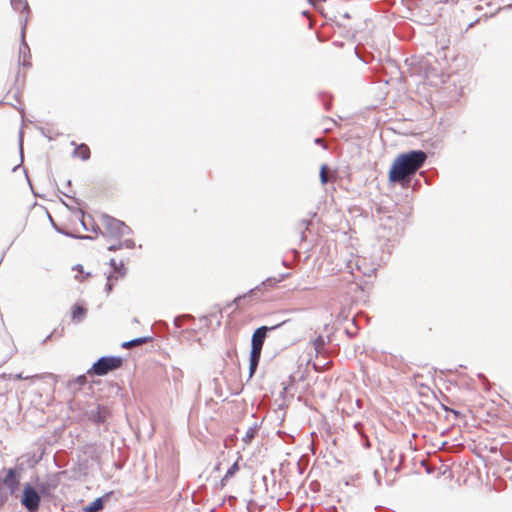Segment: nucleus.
<instances>
[{
  "label": "nucleus",
  "instance_id": "1",
  "mask_svg": "<svg viewBox=\"0 0 512 512\" xmlns=\"http://www.w3.org/2000/svg\"><path fill=\"white\" fill-rule=\"evenodd\" d=\"M427 155L422 150H411L400 154L389 171V180L409 186L412 176L424 165Z\"/></svg>",
  "mask_w": 512,
  "mask_h": 512
},
{
  "label": "nucleus",
  "instance_id": "2",
  "mask_svg": "<svg viewBox=\"0 0 512 512\" xmlns=\"http://www.w3.org/2000/svg\"><path fill=\"white\" fill-rule=\"evenodd\" d=\"M101 224L104 227L106 233L112 237L120 239L125 235H130L132 230L123 221L118 220L108 214L101 215Z\"/></svg>",
  "mask_w": 512,
  "mask_h": 512
},
{
  "label": "nucleus",
  "instance_id": "3",
  "mask_svg": "<svg viewBox=\"0 0 512 512\" xmlns=\"http://www.w3.org/2000/svg\"><path fill=\"white\" fill-rule=\"evenodd\" d=\"M41 497L43 496L36 487L32 486L30 483H25L20 497V503L28 512H38Z\"/></svg>",
  "mask_w": 512,
  "mask_h": 512
},
{
  "label": "nucleus",
  "instance_id": "4",
  "mask_svg": "<svg viewBox=\"0 0 512 512\" xmlns=\"http://www.w3.org/2000/svg\"><path fill=\"white\" fill-rule=\"evenodd\" d=\"M121 365V357L103 356L92 365V367L88 370V373L103 376L109 373L110 371L118 369Z\"/></svg>",
  "mask_w": 512,
  "mask_h": 512
},
{
  "label": "nucleus",
  "instance_id": "5",
  "mask_svg": "<svg viewBox=\"0 0 512 512\" xmlns=\"http://www.w3.org/2000/svg\"><path fill=\"white\" fill-rule=\"evenodd\" d=\"M288 322H289V320H284L281 323H278L273 326H261V327L257 328L252 335L251 350L261 353L267 333L286 325Z\"/></svg>",
  "mask_w": 512,
  "mask_h": 512
},
{
  "label": "nucleus",
  "instance_id": "6",
  "mask_svg": "<svg viewBox=\"0 0 512 512\" xmlns=\"http://www.w3.org/2000/svg\"><path fill=\"white\" fill-rule=\"evenodd\" d=\"M5 475L0 477V484H3L9 491L10 495H14L19 488L21 473L15 468L4 469Z\"/></svg>",
  "mask_w": 512,
  "mask_h": 512
},
{
  "label": "nucleus",
  "instance_id": "7",
  "mask_svg": "<svg viewBox=\"0 0 512 512\" xmlns=\"http://www.w3.org/2000/svg\"><path fill=\"white\" fill-rule=\"evenodd\" d=\"M59 474L54 473L37 482L36 488L43 497L50 496L51 493L59 486Z\"/></svg>",
  "mask_w": 512,
  "mask_h": 512
},
{
  "label": "nucleus",
  "instance_id": "8",
  "mask_svg": "<svg viewBox=\"0 0 512 512\" xmlns=\"http://www.w3.org/2000/svg\"><path fill=\"white\" fill-rule=\"evenodd\" d=\"M22 23V30H21V45L19 48V61L22 64L23 67L29 68L31 66V63L29 61L30 58V49L28 44L25 41V30H26V23H27V16L21 19Z\"/></svg>",
  "mask_w": 512,
  "mask_h": 512
},
{
  "label": "nucleus",
  "instance_id": "9",
  "mask_svg": "<svg viewBox=\"0 0 512 512\" xmlns=\"http://www.w3.org/2000/svg\"><path fill=\"white\" fill-rule=\"evenodd\" d=\"M85 416L90 422L100 425L106 421L108 410L99 404H94L86 410Z\"/></svg>",
  "mask_w": 512,
  "mask_h": 512
},
{
  "label": "nucleus",
  "instance_id": "10",
  "mask_svg": "<svg viewBox=\"0 0 512 512\" xmlns=\"http://www.w3.org/2000/svg\"><path fill=\"white\" fill-rule=\"evenodd\" d=\"M86 384H87V377L85 375H79L76 378L69 380L67 382V388L71 392L76 393Z\"/></svg>",
  "mask_w": 512,
  "mask_h": 512
},
{
  "label": "nucleus",
  "instance_id": "11",
  "mask_svg": "<svg viewBox=\"0 0 512 512\" xmlns=\"http://www.w3.org/2000/svg\"><path fill=\"white\" fill-rule=\"evenodd\" d=\"M261 353L250 351V358H249V378H252L254 373L257 370L259 361H260Z\"/></svg>",
  "mask_w": 512,
  "mask_h": 512
},
{
  "label": "nucleus",
  "instance_id": "12",
  "mask_svg": "<svg viewBox=\"0 0 512 512\" xmlns=\"http://www.w3.org/2000/svg\"><path fill=\"white\" fill-rule=\"evenodd\" d=\"M107 497H108V494L105 495L104 497L96 498L92 503H90L89 505H87L84 508V511L85 512H99L100 510L103 509L105 498H107Z\"/></svg>",
  "mask_w": 512,
  "mask_h": 512
},
{
  "label": "nucleus",
  "instance_id": "13",
  "mask_svg": "<svg viewBox=\"0 0 512 512\" xmlns=\"http://www.w3.org/2000/svg\"><path fill=\"white\" fill-rule=\"evenodd\" d=\"M73 154L82 160H87L90 157V149L86 144H80L74 149Z\"/></svg>",
  "mask_w": 512,
  "mask_h": 512
},
{
  "label": "nucleus",
  "instance_id": "14",
  "mask_svg": "<svg viewBox=\"0 0 512 512\" xmlns=\"http://www.w3.org/2000/svg\"><path fill=\"white\" fill-rule=\"evenodd\" d=\"M86 313V308L80 305H75L72 310V320L76 323H79L84 319Z\"/></svg>",
  "mask_w": 512,
  "mask_h": 512
},
{
  "label": "nucleus",
  "instance_id": "15",
  "mask_svg": "<svg viewBox=\"0 0 512 512\" xmlns=\"http://www.w3.org/2000/svg\"><path fill=\"white\" fill-rule=\"evenodd\" d=\"M326 344H327V341L321 335L318 336L313 341V348L315 350L316 355H320V354H322L324 352Z\"/></svg>",
  "mask_w": 512,
  "mask_h": 512
},
{
  "label": "nucleus",
  "instance_id": "16",
  "mask_svg": "<svg viewBox=\"0 0 512 512\" xmlns=\"http://www.w3.org/2000/svg\"><path fill=\"white\" fill-rule=\"evenodd\" d=\"M150 340H151V337H139V338H135V339H132L130 341L124 342L122 344V347L123 348H130V347H133V346H138V345L147 343Z\"/></svg>",
  "mask_w": 512,
  "mask_h": 512
},
{
  "label": "nucleus",
  "instance_id": "17",
  "mask_svg": "<svg viewBox=\"0 0 512 512\" xmlns=\"http://www.w3.org/2000/svg\"><path fill=\"white\" fill-rule=\"evenodd\" d=\"M257 433H258L257 425L249 427L248 430L246 431L244 437L242 438V441L245 444H250L251 441L256 437Z\"/></svg>",
  "mask_w": 512,
  "mask_h": 512
},
{
  "label": "nucleus",
  "instance_id": "18",
  "mask_svg": "<svg viewBox=\"0 0 512 512\" xmlns=\"http://www.w3.org/2000/svg\"><path fill=\"white\" fill-rule=\"evenodd\" d=\"M11 6L15 11H28L29 7L26 2L22 0H11Z\"/></svg>",
  "mask_w": 512,
  "mask_h": 512
},
{
  "label": "nucleus",
  "instance_id": "19",
  "mask_svg": "<svg viewBox=\"0 0 512 512\" xmlns=\"http://www.w3.org/2000/svg\"><path fill=\"white\" fill-rule=\"evenodd\" d=\"M109 264H110V266L113 267L115 272L119 273L120 276H124L125 275V268H124V265H123L122 262L117 264L115 259H111Z\"/></svg>",
  "mask_w": 512,
  "mask_h": 512
},
{
  "label": "nucleus",
  "instance_id": "20",
  "mask_svg": "<svg viewBox=\"0 0 512 512\" xmlns=\"http://www.w3.org/2000/svg\"><path fill=\"white\" fill-rule=\"evenodd\" d=\"M239 470L238 462L236 461L227 471L224 477L222 478V481H227L231 477H233L236 472Z\"/></svg>",
  "mask_w": 512,
  "mask_h": 512
},
{
  "label": "nucleus",
  "instance_id": "21",
  "mask_svg": "<svg viewBox=\"0 0 512 512\" xmlns=\"http://www.w3.org/2000/svg\"><path fill=\"white\" fill-rule=\"evenodd\" d=\"M290 276V273H282L278 277H269L267 278V282H273V284H278Z\"/></svg>",
  "mask_w": 512,
  "mask_h": 512
},
{
  "label": "nucleus",
  "instance_id": "22",
  "mask_svg": "<svg viewBox=\"0 0 512 512\" xmlns=\"http://www.w3.org/2000/svg\"><path fill=\"white\" fill-rule=\"evenodd\" d=\"M328 176H327V166L322 165L320 169V181L322 184H326L328 182Z\"/></svg>",
  "mask_w": 512,
  "mask_h": 512
},
{
  "label": "nucleus",
  "instance_id": "23",
  "mask_svg": "<svg viewBox=\"0 0 512 512\" xmlns=\"http://www.w3.org/2000/svg\"><path fill=\"white\" fill-rule=\"evenodd\" d=\"M123 244V248L132 249L135 247V242L132 239H126L124 241H121Z\"/></svg>",
  "mask_w": 512,
  "mask_h": 512
},
{
  "label": "nucleus",
  "instance_id": "24",
  "mask_svg": "<svg viewBox=\"0 0 512 512\" xmlns=\"http://www.w3.org/2000/svg\"><path fill=\"white\" fill-rule=\"evenodd\" d=\"M345 331H346V334H347L350 338H352V337H354V336L356 335L357 327H356V325L353 323V330H352V329H350V328H346V330H345Z\"/></svg>",
  "mask_w": 512,
  "mask_h": 512
},
{
  "label": "nucleus",
  "instance_id": "25",
  "mask_svg": "<svg viewBox=\"0 0 512 512\" xmlns=\"http://www.w3.org/2000/svg\"><path fill=\"white\" fill-rule=\"evenodd\" d=\"M121 248H123V244H122V242L120 241V242H118L117 244L110 245V246L108 247V250H109V251H116V250H119V249H121Z\"/></svg>",
  "mask_w": 512,
  "mask_h": 512
},
{
  "label": "nucleus",
  "instance_id": "26",
  "mask_svg": "<svg viewBox=\"0 0 512 512\" xmlns=\"http://www.w3.org/2000/svg\"><path fill=\"white\" fill-rule=\"evenodd\" d=\"M65 235L69 236V237H73V238H79V239H89V240H92L93 237L92 236H89V235H81V236H76V235H73V234H70V233H64Z\"/></svg>",
  "mask_w": 512,
  "mask_h": 512
},
{
  "label": "nucleus",
  "instance_id": "27",
  "mask_svg": "<svg viewBox=\"0 0 512 512\" xmlns=\"http://www.w3.org/2000/svg\"><path fill=\"white\" fill-rule=\"evenodd\" d=\"M113 277H114V276H113L112 274H110V275L108 276V278H107V280H108V281H107V283H106V290H107V292H111V291H112V287H113V285H112V283H111V280H112V278H113Z\"/></svg>",
  "mask_w": 512,
  "mask_h": 512
},
{
  "label": "nucleus",
  "instance_id": "28",
  "mask_svg": "<svg viewBox=\"0 0 512 512\" xmlns=\"http://www.w3.org/2000/svg\"><path fill=\"white\" fill-rule=\"evenodd\" d=\"M310 224V221L308 220H303L301 223H300V230L301 232L303 233V229H307L308 228V225Z\"/></svg>",
  "mask_w": 512,
  "mask_h": 512
},
{
  "label": "nucleus",
  "instance_id": "29",
  "mask_svg": "<svg viewBox=\"0 0 512 512\" xmlns=\"http://www.w3.org/2000/svg\"><path fill=\"white\" fill-rule=\"evenodd\" d=\"M277 284H273V282H267V279L264 280L260 286H263V287H275Z\"/></svg>",
  "mask_w": 512,
  "mask_h": 512
},
{
  "label": "nucleus",
  "instance_id": "30",
  "mask_svg": "<svg viewBox=\"0 0 512 512\" xmlns=\"http://www.w3.org/2000/svg\"><path fill=\"white\" fill-rule=\"evenodd\" d=\"M181 322H182V317H176V318L174 319V324H175V326H176V327H178V328H179V327H181Z\"/></svg>",
  "mask_w": 512,
  "mask_h": 512
},
{
  "label": "nucleus",
  "instance_id": "31",
  "mask_svg": "<svg viewBox=\"0 0 512 512\" xmlns=\"http://www.w3.org/2000/svg\"><path fill=\"white\" fill-rule=\"evenodd\" d=\"M14 379H17V380H22V379H28L29 376H23L22 374H15L13 376Z\"/></svg>",
  "mask_w": 512,
  "mask_h": 512
},
{
  "label": "nucleus",
  "instance_id": "32",
  "mask_svg": "<svg viewBox=\"0 0 512 512\" xmlns=\"http://www.w3.org/2000/svg\"><path fill=\"white\" fill-rule=\"evenodd\" d=\"M81 224H82V226H83V228H84L85 230H87V231H89V230H90V227L87 225V222L85 221V219H84V218L81 220Z\"/></svg>",
  "mask_w": 512,
  "mask_h": 512
},
{
  "label": "nucleus",
  "instance_id": "33",
  "mask_svg": "<svg viewBox=\"0 0 512 512\" xmlns=\"http://www.w3.org/2000/svg\"><path fill=\"white\" fill-rule=\"evenodd\" d=\"M90 230H92L95 233H98L100 231V228L97 225H92Z\"/></svg>",
  "mask_w": 512,
  "mask_h": 512
},
{
  "label": "nucleus",
  "instance_id": "34",
  "mask_svg": "<svg viewBox=\"0 0 512 512\" xmlns=\"http://www.w3.org/2000/svg\"><path fill=\"white\" fill-rule=\"evenodd\" d=\"M74 270H77V271H79V272H81V273H82V272H83V267H82L81 265H79V264H78V265H76V266L74 267Z\"/></svg>",
  "mask_w": 512,
  "mask_h": 512
},
{
  "label": "nucleus",
  "instance_id": "35",
  "mask_svg": "<svg viewBox=\"0 0 512 512\" xmlns=\"http://www.w3.org/2000/svg\"><path fill=\"white\" fill-rule=\"evenodd\" d=\"M244 298H245V295L244 296H238L234 301H235V303L238 304Z\"/></svg>",
  "mask_w": 512,
  "mask_h": 512
},
{
  "label": "nucleus",
  "instance_id": "36",
  "mask_svg": "<svg viewBox=\"0 0 512 512\" xmlns=\"http://www.w3.org/2000/svg\"><path fill=\"white\" fill-rule=\"evenodd\" d=\"M315 143L316 144H322L323 143V140L321 138H316L315 139Z\"/></svg>",
  "mask_w": 512,
  "mask_h": 512
},
{
  "label": "nucleus",
  "instance_id": "37",
  "mask_svg": "<svg viewBox=\"0 0 512 512\" xmlns=\"http://www.w3.org/2000/svg\"><path fill=\"white\" fill-rule=\"evenodd\" d=\"M22 146H23V143H22V137L20 138V152L22 153Z\"/></svg>",
  "mask_w": 512,
  "mask_h": 512
},
{
  "label": "nucleus",
  "instance_id": "38",
  "mask_svg": "<svg viewBox=\"0 0 512 512\" xmlns=\"http://www.w3.org/2000/svg\"><path fill=\"white\" fill-rule=\"evenodd\" d=\"M282 264H283L284 266L288 267V264H287V262H286L285 260H283V261H282Z\"/></svg>",
  "mask_w": 512,
  "mask_h": 512
},
{
  "label": "nucleus",
  "instance_id": "39",
  "mask_svg": "<svg viewBox=\"0 0 512 512\" xmlns=\"http://www.w3.org/2000/svg\"><path fill=\"white\" fill-rule=\"evenodd\" d=\"M99 232H100V234L108 235L106 232L105 233H103V231H99Z\"/></svg>",
  "mask_w": 512,
  "mask_h": 512
}]
</instances>
